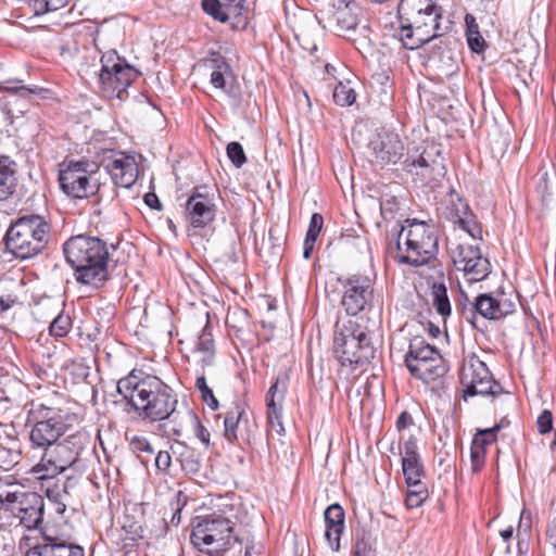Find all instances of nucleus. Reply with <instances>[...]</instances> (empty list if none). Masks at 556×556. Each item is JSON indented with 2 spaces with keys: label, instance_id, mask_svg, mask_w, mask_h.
Returning <instances> with one entry per match:
<instances>
[{
  "label": "nucleus",
  "instance_id": "obj_14",
  "mask_svg": "<svg viewBox=\"0 0 556 556\" xmlns=\"http://www.w3.org/2000/svg\"><path fill=\"white\" fill-rule=\"evenodd\" d=\"M404 144L395 132L381 129L367 144V156L375 169H384L396 165L404 156Z\"/></svg>",
  "mask_w": 556,
  "mask_h": 556
},
{
  "label": "nucleus",
  "instance_id": "obj_43",
  "mask_svg": "<svg viewBox=\"0 0 556 556\" xmlns=\"http://www.w3.org/2000/svg\"><path fill=\"white\" fill-rule=\"evenodd\" d=\"M35 15H42L66 7L71 0H26Z\"/></svg>",
  "mask_w": 556,
  "mask_h": 556
},
{
  "label": "nucleus",
  "instance_id": "obj_22",
  "mask_svg": "<svg viewBox=\"0 0 556 556\" xmlns=\"http://www.w3.org/2000/svg\"><path fill=\"white\" fill-rule=\"evenodd\" d=\"M418 365L419 366H413L409 374L427 384L443 377L447 372V366L440 353Z\"/></svg>",
  "mask_w": 556,
  "mask_h": 556
},
{
  "label": "nucleus",
  "instance_id": "obj_46",
  "mask_svg": "<svg viewBox=\"0 0 556 556\" xmlns=\"http://www.w3.org/2000/svg\"><path fill=\"white\" fill-rule=\"evenodd\" d=\"M455 223L459 225V227L465 230L471 238L481 239L482 238V226L478 222L476 215L472 213H468L464 217L459 219H455Z\"/></svg>",
  "mask_w": 556,
  "mask_h": 556
},
{
  "label": "nucleus",
  "instance_id": "obj_25",
  "mask_svg": "<svg viewBox=\"0 0 556 556\" xmlns=\"http://www.w3.org/2000/svg\"><path fill=\"white\" fill-rule=\"evenodd\" d=\"M172 451L186 475L195 476L200 472L202 463L199 453L194 448L178 441L172 446Z\"/></svg>",
  "mask_w": 556,
  "mask_h": 556
},
{
  "label": "nucleus",
  "instance_id": "obj_53",
  "mask_svg": "<svg viewBox=\"0 0 556 556\" xmlns=\"http://www.w3.org/2000/svg\"><path fill=\"white\" fill-rule=\"evenodd\" d=\"M186 503H187V496L185 495V493L182 491H178L175 496V501L170 502V508L173 510L172 518H170L172 525H174V526L179 525L181 509L186 505Z\"/></svg>",
  "mask_w": 556,
  "mask_h": 556
},
{
  "label": "nucleus",
  "instance_id": "obj_63",
  "mask_svg": "<svg viewBox=\"0 0 556 556\" xmlns=\"http://www.w3.org/2000/svg\"><path fill=\"white\" fill-rule=\"evenodd\" d=\"M232 72H224V71H212L210 83L214 88L225 89L226 87V77L230 76Z\"/></svg>",
  "mask_w": 556,
  "mask_h": 556
},
{
  "label": "nucleus",
  "instance_id": "obj_24",
  "mask_svg": "<svg viewBox=\"0 0 556 556\" xmlns=\"http://www.w3.org/2000/svg\"><path fill=\"white\" fill-rule=\"evenodd\" d=\"M438 353H440L439 350L430 345L422 337H415L410 340L408 351L405 354V366L410 371L413 366H419V363H424Z\"/></svg>",
  "mask_w": 556,
  "mask_h": 556
},
{
  "label": "nucleus",
  "instance_id": "obj_4",
  "mask_svg": "<svg viewBox=\"0 0 556 556\" xmlns=\"http://www.w3.org/2000/svg\"><path fill=\"white\" fill-rule=\"evenodd\" d=\"M400 40L415 50L440 37L441 8L433 0H401L397 5Z\"/></svg>",
  "mask_w": 556,
  "mask_h": 556
},
{
  "label": "nucleus",
  "instance_id": "obj_61",
  "mask_svg": "<svg viewBox=\"0 0 556 556\" xmlns=\"http://www.w3.org/2000/svg\"><path fill=\"white\" fill-rule=\"evenodd\" d=\"M194 434L206 447L210 445V431L202 425L197 415L193 416Z\"/></svg>",
  "mask_w": 556,
  "mask_h": 556
},
{
  "label": "nucleus",
  "instance_id": "obj_20",
  "mask_svg": "<svg viewBox=\"0 0 556 556\" xmlns=\"http://www.w3.org/2000/svg\"><path fill=\"white\" fill-rule=\"evenodd\" d=\"M114 184L122 188H130L137 180L138 166L134 159L121 156L105 165Z\"/></svg>",
  "mask_w": 556,
  "mask_h": 556
},
{
  "label": "nucleus",
  "instance_id": "obj_9",
  "mask_svg": "<svg viewBox=\"0 0 556 556\" xmlns=\"http://www.w3.org/2000/svg\"><path fill=\"white\" fill-rule=\"evenodd\" d=\"M438 251L434 228L425 222L414 220L399 232L396 254L393 258L400 264L419 267L435 258Z\"/></svg>",
  "mask_w": 556,
  "mask_h": 556
},
{
  "label": "nucleus",
  "instance_id": "obj_1",
  "mask_svg": "<svg viewBox=\"0 0 556 556\" xmlns=\"http://www.w3.org/2000/svg\"><path fill=\"white\" fill-rule=\"evenodd\" d=\"M116 388L125 403L124 410L150 421L168 419L178 404L177 394L170 386L141 370L132 369L117 381Z\"/></svg>",
  "mask_w": 556,
  "mask_h": 556
},
{
  "label": "nucleus",
  "instance_id": "obj_39",
  "mask_svg": "<svg viewBox=\"0 0 556 556\" xmlns=\"http://www.w3.org/2000/svg\"><path fill=\"white\" fill-rule=\"evenodd\" d=\"M475 306V299L470 301L468 295L462 291L458 302L456 303V311L468 324H470L473 328L479 329V325H477V313Z\"/></svg>",
  "mask_w": 556,
  "mask_h": 556
},
{
  "label": "nucleus",
  "instance_id": "obj_62",
  "mask_svg": "<svg viewBox=\"0 0 556 556\" xmlns=\"http://www.w3.org/2000/svg\"><path fill=\"white\" fill-rule=\"evenodd\" d=\"M172 465V455L167 451H159L155 456V466L157 470L167 472Z\"/></svg>",
  "mask_w": 556,
  "mask_h": 556
},
{
  "label": "nucleus",
  "instance_id": "obj_51",
  "mask_svg": "<svg viewBox=\"0 0 556 556\" xmlns=\"http://www.w3.org/2000/svg\"><path fill=\"white\" fill-rule=\"evenodd\" d=\"M226 153L230 162L237 168H240L247 162L243 147L237 141H232L227 144Z\"/></svg>",
  "mask_w": 556,
  "mask_h": 556
},
{
  "label": "nucleus",
  "instance_id": "obj_33",
  "mask_svg": "<svg viewBox=\"0 0 556 556\" xmlns=\"http://www.w3.org/2000/svg\"><path fill=\"white\" fill-rule=\"evenodd\" d=\"M432 305L442 317L451 315L452 307L447 295L446 286L443 282H433L431 286Z\"/></svg>",
  "mask_w": 556,
  "mask_h": 556
},
{
  "label": "nucleus",
  "instance_id": "obj_10",
  "mask_svg": "<svg viewBox=\"0 0 556 556\" xmlns=\"http://www.w3.org/2000/svg\"><path fill=\"white\" fill-rule=\"evenodd\" d=\"M98 170V164L85 157L64 161L58 176L60 189L71 199H87L99 189L97 182H92Z\"/></svg>",
  "mask_w": 556,
  "mask_h": 556
},
{
  "label": "nucleus",
  "instance_id": "obj_16",
  "mask_svg": "<svg viewBox=\"0 0 556 556\" xmlns=\"http://www.w3.org/2000/svg\"><path fill=\"white\" fill-rule=\"evenodd\" d=\"M516 298L514 290L507 292L502 286L492 292L478 294L475 298L477 324L479 317L485 320H501L513 314L516 311Z\"/></svg>",
  "mask_w": 556,
  "mask_h": 556
},
{
  "label": "nucleus",
  "instance_id": "obj_7",
  "mask_svg": "<svg viewBox=\"0 0 556 556\" xmlns=\"http://www.w3.org/2000/svg\"><path fill=\"white\" fill-rule=\"evenodd\" d=\"M191 527V544L208 556H223L233 543H242L239 536L233 535L235 522L224 514L197 516Z\"/></svg>",
  "mask_w": 556,
  "mask_h": 556
},
{
  "label": "nucleus",
  "instance_id": "obj_35",
  "mask_svg": "<svg viewBox=\"0 0 556 556\" xmlns=\"http://www.w3.org/2000/svg\"><path fill=\"white\" fill-rule=\"evenodd\" d=\"M0 90L22 99H30L33 96L39 94L42 89L35 85L26 86L21 79H8L2 83Z\"/></svg>",
  "mask_w": 556,
  "mask_h": 556
},
{
  "label": "nucleus",
  "instance_id": "obj_59",
  "mask_svg": "<svg viewBox=\"0 0 556 556\" xmlns=\"http://www.w3.org/2000/svg\"><path fill=\"white\" fill-rule=\"evenodd\" d=\"M531 535V521L528 519L525 521L523 514L520 516L519 525L517 528L518 546L521 549L522 543L528 541Z\"/></svg>",
  "mask_w": 556,
  "mask_h": 556
},
{
  "label": "nucleus",
  "instance_id": "obj_40",
  "mask_svg": "<svg viewBox=\"0 0 556 556\" xmlns=\"http://www.w3.org/2000/svg\"><path fill=\"white\" fill-rule=\"evenodd\" d=\"M353 556H377L371 534L365 530L357 531L353 547Z\"/></svg>",
  "mask_w": 556,
  "mask_h": 556
},
{
  "label": "nucleus",
  "instance_id": "obj_3",
  "mask_svg": "<svg viewBox=\"0 0 556 556\" xmlns=\"http://www.w3.org/2000/svg\"><path fill=\"white\" fill-rule=\"evenodd\" d=\"M63 253L78 283L99 289L110 279V252L103 239L84 233L72 236L63 243Z\"/></svg>",
  "mask_w": 556,
  "mask_h": 556
},
{
  "label": "nucleus",
  "instance_id": "obj_11",
  "mask_svg": "<svg viewBox=\"0 0 556 556\" xmlns=\"http://www.w3.org/2000/svg\"><path fill=\"white\" fill-rule=\"evenodd\" d=\"M87 441L88 435L85 432L68 435L63 442H58L41 451V458L33 471L35 473L45 471L49 475L63 473L78 463Z\"/></svg>",
  "mask_w": 556,
  "mask_h": 556
},
{
  "label": "nucleus",
  "instance_id": "obj_23",
  "mask_svg": "<svg viewBox=\"0 0 556 556\" xmlns=\"http://www.w3.org/2000/svg\"><path fill=\"white\" fill-rule=\"evenodd\" d=\"M193 351L194 353H199L201 355L198 364L202 369L213 365L216 351L212 333V326L208 318L198 336Z\"/></svg>",
  "mask_w": 556,
  "mask_h": 556
},
{
  "label": "nucleus",
  "instance_id": "obj_36",
  "mask_svg": "<svg viewBox=\"0 0 556 556\" xmlns=\"http://www.w3.org/2000/svg\"><path fill=\"white\" fill-rule=\"evenodd\" d=\"M23 491V486L15 482H7L0 478V518L7 515L8 509L15 498H18V493Z\"/></svg>",
  "mask_w": 556,
  "mask_h": 556
},
{
  "label": "nucleus",
  "instance_id": "obj_29",
  "mask_svg": "<svg viewBox=\"0 0 556 556\" xmlns=\"http://www.w3.org/2000/svg\"><path fill=\"white\" fill-rule=\"evenodd\" d=\"M399 453L402 454L403 475L412 471H421L425 469L421 456L419 454L417 439L413 435L405 441L403 447L399 446Z\"/></svg>",
  "mask_w": 556,
  "mask_h": 556
},
{
  "label": "nucleus",
  "instance_id": "obj_60",
  "mask_svg": "<svg viewBox=\"0 0 556 556\" xmlns=\"http://www.w3.org/2000/svg\"><path fill=\"white\" fill-rule=\"evenodd\" d=\"M224 3V7L227 12H229V16L233 15L236 17H239L242 15V12L244 10V3L247 0H222Z\"/></svg>",
  "mask_w": 556,
  "mask_h": 556
},
{
  "label": "nucleus",
  "instance_id": "obj_58",
  "mask_svg": "<svg viewBox=\"0 0 556 556\" xmlns=\"http://www.w3.org/2000/svg\"><path fill=\"white\" fill-rule=\"evenodd\" d=\"M451 210L454 213L455 219H459L471 212L467 201L459 195L456 197V200H452Z\"/></svg>",
  "mask_w": 556,
  "mask_h": 556
},
{
  "label": "nucleus",
  "instance_id": "obj_49",
  "mask_svg": "<svg viewBox=\"0 0 556 556\" xmlns=\"http://www.w3.org/2000/svg\"><path fill=\"white\" fill-rule=\"evenodd\" d=\"M400 210V201L395 195L382 194L380 198V211L384 219L393 218L394 214Z\"/></svg>",
  "mask_w": 556,
  "mask_h": 556
},
{
  "label": "nucleus",
  "instance_id": "obj_13",
  "mask_svg": "<svg viewBox=\"0 0 556 556\" xmlns=\"http://www.w3.org/2000/svg\"><path fill=\"white\" fill-rule=\"evenodd\" d=\"M337 281L342 288L341 306L348 316L371 311L375 290L368 276L362 274L339 276Z\"/></svg>",
  "mask_w": 556,
  "mask_h": 556
},
{
  "label": "nucleus",
  "instance_id": "obj_44",
  "mask_svg": "<svg viewBox=\"0 0 556 556\" xmlns=\"http://www.w3.org/2000/svg\"><path fill=\"white\" fill-rule=\"evenodd\" d=\"M203 11L211 15L215 21L226 23L229 20V12L226 11L220 0H202Z\"/></svg>",
  "mask_w": 556,
  "mask_h": 556
},
{
  "label": "nucleus",
  "instance_id": "obj_19",
  "mask_svg": "<svg viewBox=\"0 0 556 556\" xmlns=\"http://www.w3.org/2000/svg\"><path fill=\"white\" fill-rule=\"evenodd\" d=\"M326 531L325 536L332 551L340 549V539L345 528V513L338 503L328 506L324 513Z\"/></svg>",
  "mask_w": 556,
  "mask_h": 556
},
{
  "label": "nucleus",
  "instance_id": "obj_2",
  "mask_svg": "<svg viewBox=\"0 0 556 556\" xmlns=\"http://www.w3.org/2000/svg\"><path fill=\"white\" fill-rule=\"evenodd\" d=\"M7 515L17 519L18 525L26 530H39L41 533V541L31 546L25 556H85V549L80 545L42 530L45 500L39 493L23 489Z\"/></svg>",
  "mask_w": 556,
  "mask_h": 556
},
{
  "label": "nucleus",
  "instance_id": "obj_27",
  "mask_svg": "<svg viewBox=\"0 0 556 556\" xmlns=\"http://www.w3.org/2000/svg\"><path fill=\"white\" fill-rule=\"evenodd\" d=\"M502 394L506 395L509 401L515 402V399L510 392L505 391L502 384L497 382L493 377H491V379H485L481 382H478L477 384L467 386V389L463 390V399L465 401L468 397L476 395L497 397Z\"/></svg>",
  "mask_w": 556,
  "mask_h": 556
},
{
  "label": "nucleus",
  "instance_id": "obj_32",
  "mask_svg": "<svg viewBox=\"0 0 556 556\" xmlns=\"http://www.w3.org/2000/svg\"><path fill=\"white\" fill-rule=\"evenodd\" d=\"M37 475L38 480L41 481V488L50 501H56L60 497L66 496V485L61 484L59 475H49V472L45 471Z\"/></svg>",
  "mask_w": 556,
  "mask_h": 556
},
{
  "label": "nucleus",
  "instance_id": "obj_28",
  "mask_svg": "<svg viewBox=\"0 0 556 556\" xmlns=\"http://www.w3.org/2000/svg\"><path fill=\"white\" fill-rule=\"evenodd\" d=\"M285 397L286 395L269 392H267L265 396L267 421L269 426L280 435L285 433L282 421Z\"/></svg>",
  "mask_w": 556,
  "mask_h": 556
},
{
  "label": "nucleus",
  "instance_id": "obj_17",
  "mask_svg": "<svg viewBox=\"0 0 556 556\" xmlns=\"http://www.w3.org/2000/svg\"><path fill=\"white\" fill-rule=\"evenodd\" d=\"M403 168L407 173L420 175L424 180H433L442 175L444 169L443 157L438 147H426L417 156L408 154L403 162Z\"/></svg>",
  "mask_w": 556,
  "mask_h": 556
},
{
  "label": "nucleus",
  "instance_id": "obj_57",
  "mask_svg": "<svg viewBox=\"0 0 556 556\" xmlns=\"http://www.w3.org/2000/svg\"><path fill=\"white\" fill-rule=\"evenodd\" d=\"M467 43L470 50L475 53H482L485 50L486 43L480 31H471L467 35Z\"/></svg>",
  "mask_w": 556,
  "mask_h": 556
},
{
  "label": "nucleus",
  "instance_id": "obj_38",
  "mask_svg": "<svg viewBox=\"0 0 556 556\" xmlns=\"http://www.w3.org/2000/svg\"><path fill=\"white\" fill-rule=\"evenodd\" d=\"M130 450L137 455L141 464L147 466L150 456L153 455L154 448L146 437L135 435L129 442Z\"/></svg>",
  "mask_w": 556,
  "mask_h": 556
},
{
  "label": "nucleus",
  "instance_id": "obj_48",
  "mask_svg": "<svg viewBox=\"0 0 556 556\" xmlns=\"http://www.w3.org/2000/svg\"><path fill=\"white\" fill-rule=\"evenodd\" d=\"M338 244L342 248L355 249L357 251L368 245L366 240L354 230H346V232L341 233L338 238Z\"/></svg>",
  "mask_w": 556,
  "mask_h": 556
},
{
  "label": "nucleus",
  "instance_id": "obj_52",
  "mask_svg": "<svg viewBox=\"0 0 556 556\" xmlns=\"http://www.w3.org/2000/svg\"><path fill=\"white\" fill-rule=\"evenodd\" d=\"M486 450L471 442L470 463L473 473H478L485 464Z\"/></svg>",
  "mask_w": 556,
  "mask_h": 556
},
{
  "label": "nucleus",
  "instance_id": "obj_8",
  "mask_svg": "<svg viewBox=\"0 0 556 556\" xmlns=\"http://www.w3.org/2000/svg\"><path fill=\"white\" fill-rule=\"evenodd\" d=\"M377 349L365 328L351 318H339L334 325L333 353L342 367L356 369L375 358Z\"/></svg>",
  "mask_w": 556,
  "mask_h": 556
},
{
  "label": "nucleus",
  "instance_id": "obj_15",
  "mask_svg": "<svg viewBox=\"0 0 556 556\" xmlns=\"http://www.w3.org/2000/svg\"><path fill=\"white\" fill-rule=\"evenodd\" d=\"M215 190L207 186H195L185 204V216L193 228L211 227L216 219Z\"/></svg>",
  "mask_w": 556,
  "mask_h": 556
},
{
  "label": "nucleus",
  "instance_id": "obj_5",
  "mask_svg": "<svg viewBox=\"0 0 556 556\" xmlns=\"http://www.w3.org/2000/svg\"><path fill=\"white\" fill-rule=\"evenodd\" d=\"M75 421L76 415L68 409L31 401L26 405L25 420L30 448L41 452L53 446Z\"/></svg>",
  "mask_w": 556,
  "mask_h": 556
},
{
  "label": "nucleus",
  "instance_id": "obj_56",
  "mask_svg": "<svg viewBox=\"0 0 556 556\" xmlns=\"http://www.w3.org/2000/svg\"><path fill=\"white\" fill-rule=\"evenodd\" d=\"M323 226H324L323 215L319 213H314L311 216V220H309L305 237H308L309 239L313 238V239L317 240V238L323 229Z\"/></svg>",
  "mask_w": 556,
  "mask_h": 556
},
{
  "label": "nucleus",
  "instance_id": "obj_12",
  "mask_svg": "<svg viewBox=\"0 0 556 556\" xmlns=\"http://www.w3.org/2000/svg\"><path fill=\"white\" fill-rule=\"evenodd\" d=\"M140 72L127 63L115 51L102 55L99 81L102 91L109 98L123 99L127 89L139 76Z\"/></svg>",
  "mask_w": 556,
  "mask_h": 556
},
{
  "label": "nucleus",
  "instance_id": "obj_21",
  "mask_svg": "<svg viewBox=\"0 0 556 556\" xmlns=\"http://www.w3.org/2000/svg\"><path fill=\"white\" fill-rule=\"evenodd\" d=\"M22 459V443L17 434L0 427V467L10 470Z\"/></svg>",
  "mask_w": 556,
  "mask_h": 556
},
{
  "label": "nucleus",
  "instance_id": "obj_30",
  "mask_svg": "<svg viewBox=\"0 0 556 556\" xmlns=\"http://www.w3.org/2000/svg\"><path fill=\"white\" fill-rule=\"evenodd\" d=\"M491 377L493 375L485 363L478 357H472L468 366H465L460 372V383L464 389H467V386L477 384L485 379H491Z\"/></svg>",
  "mask_w": 556,
  "mask_h": 556
},
{
  "label": "nucleus",
  "instance_id": "obj_50",
  "mask_svg": "<svg viewBox=\"0 0 556 556\" xmlns=\"http://www.w3.org/2000/svg\"><path fill=\"white\" fill-rule=\"evenodd\" d=\"M290 383V370L282 369L271 382L267 392L286 395Z\"/></svg>",
  "mask_w": 556,
  "mask_h": 556
},
{
  "label": "nucleus",
  "instance_id": "obj_64",
  "mask_svg": "<svg viewBox=\"0 0 556 556\" xmlns=\"http://www.w3.org/2000/svg\"><path fill=\"white\" fill-rule=\"evenodd\" d=\"M201 394V400L212 409L216 410L219 407V402L215 397L211 388L205 389Z\"/></svg>",
  "mask_w": 556,
  "mask_h": 556
},
{
  "label": "nucleus",
  "instance_id": "obj_31",
  "mask_svg": "<svg viewBox=\"0 0 556 556\" xmlns=\"http://www.w3.org/2000/svg\"><path fill=\"white\" fill-rule=\"evenodd\" d=\"M244 416V404L240 401H235L224 419V437L228 442L233 443L238 440L239 425Z\"/></svg>",
  "mask_w": 556,
  "mask_h": 556
},
{
  "label": "nucleus",
  "instance_id": "obj_18",
  "mask_svg": "<svg viewBox=\"0 0 556 556\" xmlns=\"http://www.w3.org/2000/svg\"><path fill=\"white\" fill-rule=\"evenodd\" d=\"M364 10L356 0H336L332 4L330 21L342 36L354 31L359 24Z\"/></svg>",
  "mask_w": 556,
  "mask_h": 556
},
{
  "label": "nucleus",
  "instance_id": "obj_26",
  "mask_svg": "<svg viewBox=\"0 0 556 556\" xmlns=\"http://www.w3.org/2000/svg\"><path fill=\"white\" fill-rule=\"evenodd\" d=\"M16 163L10 156H0V202L9 199L16 190Z\"/></svg>",
  "mask_w": 556,
  "mask_h": 556
},
{
  "label": "nucleus",
  "instance_id": "obj_45",
  "mask_svg": "<svg viewBox=\"0 0 556 556\" xmlns=\"http://www.w3.org/2000/svg\"><path fill=\"white\" fill-rule=\"evenodd\" d=\"M72 325L71 316L62 312L51 321L49 332L55 338H63L70 332Z\"/></svg>",
  "mask_w": 556,
  "mask_h": 556
},
{
  "label": "nucleus",
  "instance_id": "obj_6",
  "mask_svg": "<svg viewBox=\"0 0 556 556\" xmlns=\"http://www.w3.org/2000/svg\"><path fill=\"white\" fill-rule=\"evenodd\" d=\"M50 232L51 225L43 216H21L12 222L5 231V251L20 261L34 258L47 248Z\"/></svg>",
  "mask_w": 556,
  "mask_h": 556
},
{
  "label": "nucleus",
  "instance_id": "obj_37",
  "mask_svg": "<svg viewBox=\"0 0 556 556\" xmlns=\"http://www.w3.org/2000/svg\"><path fill=\"white\" fill-rule=\"evenodd\" d=\"M429 497V490L425 482L407 485L405 505L408 509L420 507Z\"/></svg>",
  "mask_w": 556,
  "mask_h": 556
},
{
  "label": "nucleus",
  "instance_id": "obj_34",
  "mask_svg": "<svg viewBox=\"0 0 556 556\" xmlns=\"http://www.w3.org/2000/svg\"><path fill=\"white\" fill-rule=\"evenodd\" d=\"M457 269L463 270L467 276H469L470 281H481L491 273V263L488 257L480 255L479 261L476 258L472 261L470 260L466 267L462 266L457 267Z\"/></svg>",
  "mask_w": 556,
  "mask_h": 556
},
{
  "label": "nucleus",
  "instance_id": "obj_41",
  "mask_svg": "<svg viewBox=\"0 0 556 556\" xmlns=\"http://www.w3.org/2000/svg\"><path fill=\"white\" fill-rule=\"evenodd\" d=\"M482 255L479 247L469 244H459L453 256V262L456 267H466L468 261L473 258L479 261V256Z\"/></svg>",
  "mask_w": 556,
  "mask_h": 556
},
{
  "label": "nucleus",
  "instance_id": "obj_54",
  "mask_svg": "<svg viewBox=\"0 0 556 556\" xmlns=\"http://www.w3.org/2000/svg\"><path fill=\"white\" fill-rule=\"evenodd\" d=\"M206 63L212 71L232 72L227 59L219 52L212 51L210 56L206 59Z\"/></svg>",
  "mask_w": 556,
  "mask_h": 556
},
{
  "label": "nucleus",
  "instance_id": "obj_47",
  "mask_svg": "<svg viewBox=\"0 0 556 556\" xmlns=\"http://www.w3.org/2000/svg\"><path fill=\"white\" fill-rule=\"evenodd\" d=\"M333 101L340 106H350L355 102L356 93L353 88L343 83L337 84L333 89Z\"/></svg>",
  "mask_w": 556,
  "mask_h": 556
},
{
  "label": "nucleus",
  "instance_id": "obj_42",
  "mask_svg": "<svg viewBox=\"0 0 556 556\" xmlns=\"http://www.w3.org/2000/svg\"><path fill=\"white\" fill-rule=\"evenodd\" d=\"M504 427V419L491 428L479 429L475 434L472 442L486 450V446L493 444L497 440V432Z\"/></svg>",
  "mask_w": 556,
  "mask_h": 556
},
{
  "label": "nucleus",
  "instance_id": "obj_55",
  "mask_svg": "<svg viewBox=\"0 0 556 556\" xmlns=\"http://www.w3.org/2000/svg\"><path fill=\"white\" fill-rule=\"evenodd\" d=\"M538 431L541 434L549 433L553 430V414L544 409L536 419Z\"/></svg>",
  "mask_w": 556,
  "mask_h": 556
}]
</instances>
